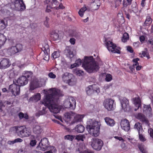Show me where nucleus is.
I'll return each mask as SVG.
<instances>
[{
    "label": "nucleus",
    "mask_w": 153,
    "mask_h": 153,
    "mask_svg": "<svg viewBox=\"0 0 153 153\" xmlns=\"http://www.w3.org/2000/svg\"><path fill=\"white\" fill-rule=\"evenodd\" d=\"M14 127L17 135L21 138L28 137L31 134L30 129L25 126H17Z\"/></svg>",
    "instance_id": "4"
},
{
    "label": "nucleus",
    "mask_w": 153,
    "mask_h": 153,
    "mask_svg": "<svg viewBox=\"0 0 153 153\" xmlns=\"http://www.w3.org/2000/svg\"><path fill=\"white\" fill-rule=\"evenodd\" d=\"M51 5H49V8L51 9H52L53 8H56V6L59 4V2L57 0H52L51 2Z\"/></svg>",
    "instance_id": "33"
},
{
    "label": "nucleus",
    "mask_w": 153,
    "mask_h": 153,
    "mask_svg": "<svg viewBox=\"0 0 153 153\" xmlns=\"http://www.w3.org/2000/svg\"><path fill=\"white\" fill-rule=\"evenodd\" d=\"M66 51L68 53L67 55L69 56V57L71 59V58L74 56L73 51H71L69 48L67 49Z\"/></svg>",
    "instance_id": "47"
},
{
    "label": "nucleus",
    "mask_w": 153,
    "mask_h": 153,
    "mask_svg": "<svg viewBox=\"0 0 153 153\" xmlns=\"http://www.w3.org/2000/svg\"><path fill=\"white\" fill-rule=\"evenodd\" d=\"M148 44L151 45H153V39H149L147 42Z\"/></svg>",
    "instance_id": "62"
},
{
    "label": "nucleus",
    "mask_w": 153,
    "mask_h": 153,
    "mask_svg": "<svg viewBox=\"0 0 153 153\" xmlns=\"http://www.w3.org/2000/svg\"><path fill=\"white\" fill-rule=\"evenodd\" d=\"M133 100L134 104L136 107H137V108L134 109V110L136 111L141 105V100L139 97L134 98Z\"/></svg>",
    "instance_id": "21"
},
{
    "label": "nucleus",
    "mask_w": 153,
    "mask_h": 153,
    "mask_svg": "<svg viewBox=\"0 0 153 153\" xmlns=\"http://www.w3.org/2000/svg\"><path fill=\"white\" fill-rule=\"evenodd\" d=\"M83 117H84L82 115H80L79 114L76 115L74 117V120L71 122V124H73L76 123L81 121Z\"/></svg>",
    "instance_id": "24"
},
{
    "label": "nucleus",
    "mask_w": 153,
    "mask_h": 153,
    "mask_svg": "<svg viewBox=\"0 0 153 153\" xmlns=\"http://www.w3.org/2000/svg\"><path fill=\"white\" fill-rule=\"evenodd\" d=\"M82 66L88 72L90 73L97 71L100 68L92 56H85Z\"/></svg>",
    "instance_id": "2"
},
{
    "label": "nucleus",
    "mask_w": 153,
    "mask_h": 153,
    "mask_svg": "<svg viewBox=\"0 0 153 153\" xmlns=\"http://www.w3.org/2000/svg\"><path fill=\"white\" fill-rule=\"evenodd\" d=\"M115 138L119 140L120 141H122V142H123L125 141L121 137L116 136L115 137Z\"/></svg>",
    "instance_id": "63"
},
{
    "label": "nucleus",
    "mask_w": 153,
    "mask_h": 153,
    "mask_svg": "<svg viewBox=\"0 0 153 153\" xmlns=\"http://www.w3.org/2000/svg\"><path fill=\"white\" fill-rule=\"evenodd\" d=\"M123 12L125 13V14L126 15V17L128 19H130V16L129 14L127 12L126 10H125V9H124Z\"/></svg>",
    "instance_id": "61"
},
{
    "label": "nucleus",
    "mask_w": 153,
    "mask_h": 153,
    "mask_svg": "<svg viewBox=\"0 0 153 153\" xmlns=\"http://www.w3.org/2000/svg\"><path fill=\"white\" fill-rule=\"evenodd\" d=\"M36 140H32L30 142V144L31 146H34L36 144Z\"/></svg>",
    "instance_id": "57"
},
{
    "label": "nucleus",
    "mask_w": 153,
    "mask_h": 153,
    "mask_svg": "<svg viewBox=\"0 0 153 153\" xmlns=\"http://www.w3.org/2000/svg\"><path fill=\"white\" fill-rule=\"evenodd\" d=\"M9 90L14 96L18 95L20 93V86L13 83L9 85Z\"/></svg>",
    "instance_id": "10"
},
{
    "label": "nucleus",
    "mask_w": 153,
    "mask_h": 153,
    "mask_svg": "<svg viewBox=\"0 0 153 153\" xmlns=\"http://www.w3.org/2000/svg\"><path fill=\"white\" fill-rule=\"evenodd\" d=\"M33 72L31 71H25L22 73V76L28 79L32 75Z\"/></svg>",
    "instance_id": "32"
},
{
    "label": "nucleus",
    "mask_w": 153,
    "mask_h": 153,
    "mask_svg": "<svg viewBox=\"0 0 153 153\" xmlns=\"http://www.w3.org/2000/svg\"><path fill=\"white\" fill-rule=\"evenodd\" d=\"M148 132L150 136L153 138V129L152 128H150L148 130Z\"/></svg>",
    "instance_id": "58"
},
{
    "label": "nucleus",
    "mask_w": 153,
    "mask_h": 153,
    "mask_svg": "<svg viewBox=\"0 0 153 153\" xmlns=\"http://www.w3.org/2000/svg\"><path fill=\"white\" fill-rule=\"evenodd\" d=\"M42 129L41 127L38 125H35L33 128V132L36 134H39L41 133Z\"/></svg>",
    "instance_id": "28"
},
{
    "label": "nucleus",
    "mask_w": 153,
    "mask_h": 153,
    "mask_svg": "<svg viewBox=\"0 0 153 153\" xmlns=\"http://www.w3.org/2000/svg\"><path fill=\"white\" fill-rule=\"evenodd\" d=\"M107 125L110 126H113L115 124L114 120L109 117H106L104 119Z\"/></svg>",
    "instance_id": "22"
},
{
    "label": "nucleus",
    "mask_w": 153,
    "mask_h": 153,
    "mask_svg": "<svg viewBox=\"0 0 153 153\" xmlns=\"http://www.w3.org/2000/svg\"><path fill=\"white\" fill-rule=\"evenodd\" d=\"M109 51H111L113 53H117L120 54V51L118 49V48H107Z\"/></svg>",
    "instance_id": "41"
},
{
    "label": "nucleus",
    "mask_w": 153,
    "mask_h": 153,
    "mask_svg": "<svg viewBox=\"0 0 153 153\" xmlns=\"http://www.w3.org/2000/svg\"><path fill=\"white\" fill-rule=\"evenodd\" d=\"M92 7L95 10H97L99 8L100 6V3L99 4H94L92 5Z\"/></svg>",
    "instance_id": "53"
},
{
    "label": "nucleus",
    "mask_w": 153,
    "mask_h": 153,
    "mask_svg": "<svg viewBox=\"0 0 153 153\" xmlns=\"http://www.w3.org/2000/svg\"><path fill=\"white\" fill-rule=\"evenodd\" d=\"M58 31H52L51 33V38L54 41L58 39L59 34Z\"/></svg>",
    "instance_id": "27"
},
{
    "label": "nucleus",
    "mask_w": 153,
    "mask_h": 153,
    "mask_svg": "<svg viewBox=\"0 0 153 153\" xmlns=\"http://www.w3.org/2000/svg\"><path fill=\"white\" fill-rule=\"evenodd\" d=\"M103 145V142L101 140L96 138H93L91 144L92 147L97 151L100 150Z\"/></svg>",
    "instance_id": "6"
},
{
    "label": "nucleus",
    "mask_w": 153,
    "mask_h": 153,
    "mask_svg": "<svg viewBox=\"0 0 153 153\" xmlns=\"http://www.w3.org/2000/svg\"><path fill=\"white\" fill-rule=\"evenodd\" d=\"M129 36L128 34L127 33L125 32L123 35L121 39L122 41L124 42H125L129 39Z\"/></svg>",
    "instance_id": "35"
},
{
    "label": "nucleus",
    "mask_w": 153,
    "mask_h": 153,
    "mask_svg": "<svg viewBox=\"0 0 153 153\" xmlns=\"http://www.w3.org/2000/svg\"><path fill=\"white\" fill-rule=\"evenodd\" d=\"M49 149L50 150L49 151L45 152V153H53L56 152V150L55 147L53 146H49Z\"/></svg>",
    "instance_id": "40"
},
{
    "label": "nucleus",
    "mask_w": 153,
    "mask_h": 153,
    "mask_svg": "<svg viewBox=\"0 0 153 153\" xmlns=\"http://www.w3.org/2000/svg\"><path fill=\"white\" fill-rule=\"evenodd\" d=\"M112 77L110 74H107L106 76L105 80L106 81L109 82L111 80Z\"/></svg>",
    "instance_id": "51"
},
{
    "label": "nucleus",
    "mask_w": 153,
    "mask_h": 153,
    "mask_svg": "<svg viewBox=\"0 0 153 153\" xmlns=\"http://www.w3.org/2000/svg\"><path fill=\"white\" fill-rule=\"evenodd\" d=\"M62 79L65 82L69 85H73L76 83V79L73 74L69 73H64L62 76Z\"/></svg>",
    "instance_id": "5"
},
{
    "label": "nucleus",
    "mask_w": 153,
    "mask_h": 153,
    "mask_svg": "<svg viewBox=\"0 0 153 153\" xmlns=\"http://www.w3.org/2000/svg\"><path fill=\"white\" fill-rule=\"evenodd\" d=\"M85 90L88 95L90 96L93 93L96 92L97 94L100 92V89L99 87L95 85H90L87 87Z\"/></svg>",
    "instance_id": "9"
},
{
    "label": "nucleus",
    "mask_w": 153,
    "mask_h": 153,
    "mask_svg": "<svg viewBox=\"0 0 153 153\" xmlns=\"http://www.w3.org/2000/svg\"><path fill=\"white\" fill-rule=\"evenodd\" d=\"M105 44L107 48H109L111 47L113 48H120L119 47H117L116 44L114 43L112 41H108L107 40H105Z\"/></svg>",
    "instance_id": "23"
},
{
    "label": "nucleus",
    "mask_w": 153,
    "mask_h": 153,
    "mask_svg": "<svg viewBox=\"0 0 153 153\" xmlns=\"http://www.w3.org/2000/svg\"><path fill=\"white\" fill-rule=\"evenodd\" d=\"M105 108L108 111L113 110L115 107V101L111 99H106L103 102Z\"/></svg>",
    "instance_id": "7"
},
{
    "label": "nucleus",
    "mask_w": 153,
    "mask_h": 153,
    "mask_svg": "<svg viewBox=\"0 0 153 153\" xmlns=\"http://www.w3.org/2000/svg\"><path fill=\"white\" fill-rule=\"evenodd\" d=\"M46 20L44 21V24L47 27H49V24H48V22L49 20V18L46 17Z\"/></svg>",
    "instance_id": "54"
},
{
    "label": "nucleus",
    "mask_w": 153,
    "mask_h": 153,
    "mask_svg": "<svg viewBox=\"0 0 153 153\" xmlns=\"http://www.w3.org/2000/svg\"><path fill=\"white\" fill-rule=\"evenodd\" d=\"M65 116L67 120L69 121L72 118V117L74 116L72 115L71 113L69 112H66L65 114Z\"/></svg>",
    "instance_id": "43"
},
{
    "label": "nucleus",
    "mask_w": 153,
    "mask_h": 153,
    "mask_svg": "<svg viewBox=\"0 0 153 153\" xmlns=\"http://www.w3.org/2000/svg\"><path fill=\"white\" fill-rule=\"evenodd\" d=\"M137 119L140 120L143 123L148 124L149 123L148 120L146 118L145 115L141 113H139L137 116Z\"/></svg>",
    "instance_id": "19"
},
{
    "label": "nucleus",
    "mask_w": 153,
    "mask_h": 153,
    "mask_svg": "<svg viewBox=\"0 0 153 153\" xmlns=\"http://www.w3.org/2000/svg\"><path fill=\"white\" fill-rule=\"evenodd\" d=\"M139 138L140 140L141 141H145L146 140V139L143 137V135L141 133V132H138Z\"/></svg>",
    "instance_id": "49"
},
{
    "label": "nucleus",
    "mask_w": 153,
    "mask_h": 153,
    "mask_svg": "<svg viewBox=\"0 0 153 153\" xmlns=\"http://www.w3.org/2000/svg\"><path fill=\"white\" fill-rule=\"evenodd\" d=\"M85 138L84 135H78L76 136V139L78 140H83V139Z\"/></svg>",
    "instance_id": "50"
},
{
    "label": "nucleus",
    "mask_w": 153,
    "mask_h": 153,
    "mask_svg": "<svg viewBox=\"0 0 153 153\" xmlns=\"http://www.w3.org/2000/svg\"><path fill=\"white\" fill-rule=\"evenodd\" d=\"M152 20L149 16L147 17L143 24L144 27L149 26L152 23Z\"/></svg>",
    "instance_id": "31"
},
{
    "label": "nucleus",
    "mask_w": 153,
    "mask_h": 153,
    "mask_svg": "<svg viewBox=\"0 0 153 153\" xmlns=\"http://www.w3.org/2000/svg\"><path fill=\"white\" fill-rule=\"evenodd\" d=\"M48 139L46 138H44L41 139L37 148L39 150L45 151L47 150L49 146Z\"/></svg>",
    "instance_id": "8"
},
{
    "label": "nucleus",
    "mask_w": 153,
    "mask_h": 153,
    "mask_svg": "<svg viewBox=\"0 0 153 153\" xmlns=\"http://www.w3.org/2000/svg\"><path fill=\"white\" fill-rule=\"evenodd\" d=\"M48 76L49 77L51 78L55 79L56 77V75L52 72H50L48 74Z\"/></svg>",
    "instance_id": "55"
},
{
    "label": "nucleus",
    "mask_w": 153,
    "mask_h": 153,
    "mask_svg": "<svg viewBox=\"0 0 153 153\" xmlns=\"http://www.w3.org/2000/svg\"><path fill=\"white\" fill-rule=\"evenodd\" d=\"M121 106L124 111L129 112L131 110V107L129 104V101L126 98L124 97L121 101Z\"/></svg>",
    "instance_id": "11"
},
{
    "label": "nucleus",
    "mask_w": 153,
    "mask_h": 153,
    "mask_svg": "<svg viewBox=\"0 0 153 153\" xmlns=\"http://www.w3.org/2000/svg\"><path fill=\"white\" fill-rule=\"evenodd\" d=\"M23 140L20 138H17L15 139L14 140L12 141V144H13L15 143L18 142H22Z\"/></svg>",
    "instance_id": "52"
},
{
    "label": "nucleus",
    "mask_w": 153,
    "mask_h": 153,
    "mask_svg": "<svg viewBox=\"0 0 153 153\" xmlns=\"http://www.w3.org/2000/svg\"><path fill=\"white\" fill-rule=\"evenodd\" d=\"M44 97V99L42 101H41V102L45 107L43 108L42 110L40 112V114L43 115L45 114L48 109L55 114L59 113L60 111L61 108L57 104L59 99L57 91H52L51 94H47Z\"/></svg>",
    "instance_id": "1"
},
{
    "label": "nucleus",
    "mask_w": 153,
    "mask_h": 153,
    "mask_svg": "<svg viewBox=\"0 0 153 153\" xmlns=\"http://www.w3.org/2000/svg\"><path fill=\"white\" fill-rule=\"evenodd\" d=\"M70 42L72 44L74 45L75 42V39L74 38H71L70 39Z\"/></svg>",
    "instance_id": "64"
},
{
    "label": "nucleus",
    "mask_w": 153,
    "mask_h": 153,
    "mask_svg": "<svg viewBox=\"0 0 153 153\" xmlns=\"http://www.w3.org/2000/svg\"><path fill=\"white\" fill-rule=\"evenodd\" d=\"M76 102L73 98L70 99L69 100H67L64 103V106L66 108H70L73 109L74 106L75 105Z\"/></svg>",
    "instance_id": "15"
},
{
    "label": "nucleus",
    "mask_w": 153,
    "mask_h": 153,
    "mask_svg": "<svg viewBox=\"0 0 153 153\" xmlns=\"http://www.w3.org/2000/svg\"><path fill=\"white\" fill-rule=\"evenodd\" d=\"M40 87L38 80H33L30 82L29 90L30 91H31Z\"/></svg>",
    "instance_id": "16"
},
{
    "label": "nucleus",
    "mask_w": 153,
    "mask_h": 153,
    "mask_svg": "<svg viewBox=\"0 0 153 153\" xmlns=\"http://www.w3.org/2000/svg\"><path fill=\"white\" fill-rule=\"evenodd\" d=\"M41 98V95L39 93H36L30 97L29 99V101L36 102L39 101Z\"/></svg>",
    "instance_id": "17"
},
{
    "label": "nucleus",
    "mask_w": 153,
    "mask_h": 153,
    "mask_svg": "<svg viewBox=\"0 0 153 153\" xmlns=\"http://www.w3.org/2000/svg\"><path fill=\"white\" fill-rule=\"evenodd\" d=\"M144 111H146L147 112L150 113L152 111V108L150 105H145L144 106Z\"/></svg>",
    "instance_id": "46"
},
{
    "label": "nucleus",
    "mask_w": 153,
    "mask_h": 153,
    "mask_svg": "<svg viewBox=\"0 0 153 153\" xmlns=\"http://www.w3.org/2000/svg\"><path fill=\"white\" fill-rule=\"evenodd\" d=\"M140 59L139 58H136L132 60V62H133L135 63V64H134V65H139V64L138 62V61Z\"/></svg>",
    "instance_id": "56"
},
{
    "label": "nucleus",
    "mask_w": 153,
    "mask_h": 153,
    "mask_svg": "<svg viewBox=\"0 0 153 153\" xmlns=\"http://www.w3.org/2000/svg\"><path fill=\"white\" fill-rule=\"evenodd\" d=\"M19 117L20 119H22L23 118H25L26 119H28V116L27 114H24L22 112H20L18 114Z\"/></svg>",
    "instance_id": "36"
},
{
    "label": "nucleus",
    "mask_w": 153,
    "mask_h": 153,
    "mask_svg": "<svg viewBox=\"0 0 153 153\" xmlns=\"http://www.w3.org/2000/svg\"><path fill=\"white\" fill-rule=\"evenodd\" d=\"M1 48H0L1 49ZM6 50L5 49H4L3 50L0 49V56H4L5 55L4 51H6Z\"/></svg>",
    "instance_id": "60"
},
{
    "label": "nucleus",
    "mask_w": 153,
    "mask_h": 153,
    "mask_svg": "<svg viewBox=\"0 0 153 153\" xmlns=\"http://www.w3.org/2000/svg\"><path fill=\"white\" fill-rule=\"evenodd\" d=\"M74 73L79 76H82L83 74V71L78 69H76L74 70Z\"/></svg>",
    "instance_id": "38"
},
{
    "label": "nucleus",
    "mask_w": 153,
    "mask_h": 153,
    "mask_svg": "<svg viewBox=\"0 0 153 153\" xmlns=\"http://www.w3.org/2000/svg\"><path fill=\"white\" fill-rule=\"evenodd\" d=\"M6 41V37L3 34L0 33V48L4 44Z\"/></svg>",
    "instance_id": "30"
},
{
    "label": "nucleus",
    "mask_w": 153,
    "mask_h": 153,
    "mask_svg": "<svg viewBox=\"0 0 153 153\" xmlns=\"http://www.w3.org/2000/svg\"><path fill=\"white\" fill-rule=\"evenodd\" d=\"M7 25V21L6 19L0 20V30L5 29Z\"/></svg>",
    "instance_id": "26"
},
{
    "label": "nucleus",
    "mask_w": 153,
    "mask_h": 153,
    "mask_svg": "<svg viewBox=\"0 0 153 153\" xmlns=\"http://www.w3.org/2000/svg\"><path fill=\"white\" fill-rule=\"evenodd\" d=\"M86 128L90 134L95 137H97L100 133V125L97 121L92 120L88 122Z\"/></svg>",
    "instance_id": "3"
},
{
    "label": "nucleus",
    "mask_w": 153,
    "mask_h": 153,
    "mask_svg": "<svg viewBox=\"0 0 153 153\" xmlns=\"http://www.w3.org/2000/svg\"><path fill=\"white\" fill-rule=\"evenodd\" d=\"M142 55L140 57L143 58V57L146 56L148 59L150 58L149 53L146 51H143L142 53Z\"/></svg>",
    "instance_id": "45"
},
{
    "label": "nucleus",
    "mask_w": 153,
    "mask_h": 153,
    "mask_svg": "<svg viewBox=\"0 0 153 153\" xmlns=\"http://www.w3.org/2000/svg\"><path fill=\"white\" fill-rule=\"evenodd\" d=\"M44 51V52L46 55V56L45 58H44V59L46 61L48 60L49 59L48 53V51H49L50 48H43L44 50H43V48H41Z\"/></svg>",
    "instance_id": "34"
},
{
    "label": "nucleus",
    "mask_w": 153,
    "mask_h": 153,
    "mask_svg": "<svg viewBox=\"0 0 153 153\" xmlns=\"http://www.w3.org/2000/svg\"><path fill=\"white\" fill-rule=\"evenodd\" d=\"M0 65L2 69H5L9 67L11 64L9 59H3L1 61Z\"/></svg>",
    "instance_id": "18"
},
{
    "label": "nucleus",
    "mask_w": 153,
    "mask_h": 153,
    "mask_svg": "<svg viewBox=\"0 0 153 153\" xmlns=\"http://www.w3.org/2000/svg\"><path fill=\"white\" fill-rule=\"evenodd\" d=\"M72 36L77 39H79L81 38V35L80 33L77 32H74L73 33Z\"/></svg>",
    "instance_id": "42"
},
{
    "label": "nucleus",
    "mask_w": 153,
    "mask_h": 153,
    "mask_svg": "<svg viewBox=\"0 0 153 153\" xmlns=\"http://www.w3.org/2000/svg\"><path fill=\"white\" fill-rule=\"evenodd\" d=\"M74 136L70 134H68L65 136L64 137L65 139H67L70 141H72L74 139Z\"/></svg>",
    "instance_id": "44"
},
{
    "label": "nucleus",
    "mask_w": 153,
    "mask_h": 153,
    "mask_svg": "<svg viewBox=\"0 0 153 153\" xmlns=\"http://www.w3.org/2000/svg\"><path fill=\"white\" fill-rule=\"evenodd\" d=\"M28 79L27 78L22 76H20L16 80V82L17 85L21 86H23L27 84Z\"/></svg>",
    "instance_id": "14"
},
{
    "label": "nucleus",
    "mask_w": 153,
    "mask_h": 153,
    "mask_svg": "<svg viewBox=\"0 0 153 153\" xmlns=\"http://www.w3.org/2000/svg\"><path fill=\"white\" fill-rule=\"evenodd\" d=\"M75 130L78 133H82L85 130V127L83 125H78L75 128Z\"/></svg>",
    "instance_id": "25"
},
{
    "label": "nucleus",
    "mask_w": 153,
    "mask_h": 153,
    "mask_svg": "<svg viewBox=\"0 0 153 153\" xmlns=\"http://www.w3.org/2000/svg\"><path fill=\"white\" fill-rule=\"evenodd\" d=\"M134 128L137 130L138 132H139V131L141 132L140 129L142 128L141 124L139 122L136 123L135 124Z\"/></svg>",
    "instance_id": "39"
},
{
    "label": "nucleus",
    "mask_w": 153,
    "mask_h": 153,
    "mask_svg": "<svg viewBox=\"0 0 153 153\" xmlns=\"http://www.w3.org/2000/svg\"><path fill=\"white\" fill-rule=\"evenodd\" d=\"M65 7L63 6L62 4L61 3L59 4L58 7H56V10H58L59 9H63Z\"/></svg>",
    "instance_id": "59"
},
{
    "label": "nucleus",
    "mask_w": 153,
    "mask_h": 153,
    "mask_svg": "<svg viewBox=\"0 0 153 153\" xmlns=\"http://www.w3.org/2000/svg\"><path fill=\"white\" fill-rule=\"evenodd\" d=\"M14 4L16 10L18 11H22L25 9V5L22 0H16Z\"/></svg>",
    "instance_id": "12"
},
{
    "label": "nucleus",
    "mask_w": 153,
    "mask_h": 153,
    "mask_svg": "<svg viewBox=\"0 0 153 153\" xmlns=\"http://www.w3.org/2000/svg\"><path fill=\"white\" fill-rule=\"evenodd\" d=\"M52 56L53 59L57 58L60 56L59 53V52L55 51L52 54Z\"/></svg>",
    "instance_id": "48"
},
{
    "label": "nucleus",
    "mask_w": 153,
    "mask_h": 153,
    "mask_svg": "<svg viewBox=\"0 0 153 153\" xmlns=\"http://www.w3.org/2000/svg\"><path fill=\"white\" fill-rule=\"evenodd\" d=\"M120 126L122 128L126 131H128L130 128L129 122L126 119L121 120L120 123Z\"/></svg>",
    "instance_id": "13"
},
{
    "label": "nucleus",
    "mask_w": 153,
    "mask_h": 153,
    "mask_svg": "<svg viewBox=\"0 0 153 153\" xmlns=\"http://www.w3.org/2000/svg\"><path fill=\"white\" fill-rule=\"evenodd\" d=\"M82 63V61L80 59H78L76 60L75 63L71 64V68H73L75 67H78L81 65Z\"/></svg>",
    "instance_id": "29"
},
{
    "label": "nucleus",
    "mask_w": 153,
    "mask_h": 153,
    "mask_svg": "<svg viewBox=\"0 0 153 153\" xmlns=\"http://www.w3.org/2000/svg\"><path fill=\"white\" fill-rule=\"evenodd\" d=\"M22 51V48H8L7 50V53L10 56L13 55Z\"/></svg>",
    "instance_id": "20"
},
{
    "label": "nucleus",
    "mask_w": 153,
    "mask_h": 153,
    "mask_svg": "<svg viewBox=\"0 0 153 153\" xmlns=\"http://www.w3.org/2000/svg\"><path fill=\"white\" fill-rule=\"evenodd\" d=\"M138 147L141 152L142 153H148L146 149H144V146L142 144H139Z\"/></svg>",
    "instance_id": "37"
}]
</instances>
